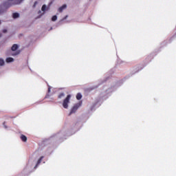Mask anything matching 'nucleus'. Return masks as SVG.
I'll list each match as a JSON object with an SVG mask.
<instances>
[{
    "mask_svg": "<svg viewBox=\"0 0 176 176\" xmlns=\"http://www.w3.org/2000/svg\"><path fill=\"white\" fill-rule=\"evenodd\" d=\"M23 1L24 0H7V1L0 5V14L3 13L8 8H10V6H13L14 5H20Z\"/></svg>",
    "mask_w": 176,
    "mask_h": 176,
    "instance_id": "f257e3e1",
    "label": "nucleus"
},
{
    "mask_svg": "<svg viewBox=\"0 0 176 176\" xmlns=\"http://www.w3.org/2000/svg\"><path fill=\"white\" fill-rule=\"evenodd\" d=\"M70 98H71V95H69L63 100V108H65V109H67L68 108V104L69 103Z\"/></svg>",
    "mask_w": 176,
    "mask_h": 176,
    "instance_id": "f03ea898",
    "label": "nucleus"
},
{
    "mask_svg": "<svg viewBox=\"0 0 176 176\" xmlns=\"http://www.w3.org/2000/svg\"><path fill=\"white\" fill-rule=\"evenodd\" d=\"M81 106V103H78L76 105L74 106L73 108H72V110L70 111V116H72L73 113H75L77 111V109H78V108Z\"/></svg>",
    "mask_w": 176,
    "mask_h": 176,
    "instance_id": "7ed1b4c3",
    "label": "nucleus"
},
{
    "mask_svg": "<svg viewBox=\"0 0 176 176\" xmlns=\"http://www.w3.org/2000/svg\"><path fill=\"white\" fill-rule=\"evenodd\" d=\"M65 9H67V4H64L61 7H60L58 9V11L59 12V13H63V10H65Z\"/></svg>",
    "mask_w": 176,
    "mask_h": 176,
    "instance_id": "20e7f679",
    "label": "nucleus"
},
{
    "mask_svg": "<svg viewBox=\"0 0 176 176\" xmlns=\"http://www.w3.org/2000/svg\"><path fill=\"white\" fill-rule=\"evenodd\" d=\"M17 49H19V45L17 44H14L11 47L12 52H16Z\"/></svg>",
    "mask_w": 176,
    "mask_h": 176,
    "instance_id": "39448f33",
    "label": "nucleus"
},
{
    "mask_svg": "<svg viewBox=\"0 0 176 176\" xmlns=\"http://www.w3.org/2000/svg\"><path fill=\"white\" fill-rule=\"evenodd\" d=\"M43 159V156H41L37 161V164H36L35 168H37V166L42 162V160Z\"/></svg>",
    "mask_w": 176,
    "mask_h": 176,
    "instance_id": "423d86ee",
    "label": "nucleus"
},
{
    "mask_svg": "<svg viewBox=\"0 0 176 176\" xmlns=\"http://www.w3.org/2000/svg\"><path fill=\"white\" fill-rule=\"evenodd\" d=\"M13 19H19L20 17V14L14 12L12 14Z\"/></svg>",
    "mask_w": 176,
    "mask_h": 176,
    "instance_id": "0eeeda50",
    "label": "nucleus"
},
{
    "mask_svg": "<svg viewBox=\"0 0 176 176\" xmlns=\"http://www.w3.org/2000/svg\"><path fill=\"white\" fill-rule=\"evenodd\" d=\"M21 140L22 142H27V137L25 135H21Z\"/></svg>",
    "mask_w": 176,
    "mask_h": 176,
    "instance_id": "6e6552de",
    "label": "nucleus"
},
{
    "mask_svg": "<svg viewBox=\"0 0 176 176\" xmlns=\"http://www.w3.org/2000/svg\"><path fill=\"white\" fill-rule=\"evenodd\" d=\"M6 63H13L14 61V59L13 58H7L6 59Z\"/></svg>",
    "mask_w": 176,
    "mask_h": 176,
    "instance_id": "1a4fd4ad",
    "label": "nucleus"
},
{
    "mask_svg": "<svg viewBox=\"0 0 176 176\" xmlns=\"http://www.w3.org/2000/svg\"><path fill=\"white\" fill-rule=\"evenodd\" d=\"M5 65V60L3 58H0V67Z\"/></svg>",
    "mask_w": 176,
    "mask_h": 176,
    "instance_id": "9d476101",
    "label": "nucleus"
},
{
    "mask_svg": "<svg viewBox=\"0 0 176 176\" xmlns=\"http://www.w3.org/2000/svg\"><path fill=\"white\" fill-rule=\"evenodd\" d=\"M81 98H82V95H81V94H80V93H78L77 95H76V99H77L78 100H81Z\"/></svg>",
    "mask_w": 176,
    "mask_h": 176,
    "instance_id": "9b49d317",
    "label": "nucleus"
},
{
    "mask_svg": "<svg viewBox=\"0 0 176 176\" xmlns=\"http://www.w3.org/2000/svg\"><path fill=\"white\" fill-rule=\"evenodd\" d=\"M46 8H47L46 5L44 4V5L42 6V8H41L42 12H43L45 13V12H46Z\"/></svg>",
    "mask_w": 176,
    "mask_h": 176,
    "instance_id": "f8f14e48",
    "label": "nucleus"
},
{
    "mask_svg": "<svg viewBox=\"0 0 176 176\" xmlns=\"http://www.w3.org/2000/svg\"><path fill=\"white\" fill-rule=\"evenodd\" d=\"M65 97V94L64 93H60L58 96V98H63Z\"/></svg>",
    "mask_w": 176,
    "mask_h": 176,
    "instance_id": "ddd939ff",
    "label": "nucleus"
},
{
    "mask_svg": "<svg viewBox=\"0 0 176 176\" xmlns=\"http://www.w3.org/2000/svg\"><path fill=\"white\" fill-rule=\"evenodd\" d=\"M20 54V51H16V52H14L12 54V56H19Z\"/></svg>",
    "mask_w": 176,
    "mask_h": 176,
    "instance_id": "4468645a",
    "label": "nucleus"
},
{
    "mask_svg": "<svg viewBox=\"0 0 176 176\" xmlns=\"http://www.w3.org/2000/svg\"><path fill=\"white\" fill-rule=\"evenodd\" d=\"M52 21H56L57 20V16H53L52 18Z\"/></svg>",
    "mask_w": 176,
    "mask_h": 176,
    "instance_id": "2eb2a0df",
    "label": "nucleus"
},
{
    "mask_svg": "<svg viewBox=\"0 0 176 176\" xmlns=\"http://www.w3.org/2000/svg\"><path fill=\"white\" fill-rule=\"evenodd\" d=\"M68 19V15H66L63 19L62 21H64V20H67Z\"/></svg>",
    "mask_w": 176,
    "mask_h": 176,
    "instance_id": "dca6fc26",
    "label": "nucleus"
},
{
    "mask_svg": "<svg viewBox=\"0 0 176 176\" xmlns=\"http://www.w3.org/2000/svg\"><path fill=\"white\" fill-rule=\"evenodd\" d=\"M3 34H6V32H8V30L3 29Z\"/></svg>",
    "mask_w": 176,
    "mask_h": 176,
    "instance_id": "f3484780",
    "label": "nucleus"
},
{
    "mask_svg": "<svg viewBox=\"0 0 176 176\" xmlns=\"http://www.w3.org/2000/svg\"><path fill=\"white\" fill-rule=\"evenodd\" d=\"M36 3H38V2L36 1V2L34 3V8H35Z\"/></svg>",
    "mask_w": 176,
    "mask_h": 176,
    "instance_id": "a211bd4d",
    "label": "nucleus"
},
{
    "mask_svg": "<svg viewBox=\"0 0 176 176\" xmlns=\"http://www.w3.org/2000/svg\"><path fill=\"white\" fill-rule=\"evenodd\" d=\"M0 38H2V33H0Z\"/></svg>",
    "mask_w": 176,
    "mask_h": 176,
    "instance_id": "6ab92c4d",
    "label": "nucleus"
},
{
    "mask_svg": "<svg viewBox=\"0 0 176 176\" xmlns=\"http://www.w3.org/2000/svg\"><path fill=\"white\" fill-rule=\"evenodd\" d=\"M48 92H50V89H48Z\"/></svg>",
    "mask_w": 176,
    "mask_h": 176,
    "instance_id": "aec40b11",
    "label": "nucleus"
},
{
    "mask_svg": "<svg viewBox=\"0 0 176 176\" xmlns=\"http://www.w3.org/2000/svg\"><path fill=\"white\" fill-rule=\"evenodd\" d=\"M38 13H41V11H38Z\"/></svg>",
    "mask_w": 176,
    "mask_h": 176,
    "instance_id": "412c9836",
    "label": "nucleus"
},
{
    "mask_svg": "<svg viewBox=\"0 0 176 176\" xmlns=\"http://www.w3.org/2000/svg\"><path fill=\"white\" fill-rule=\"evenodd\" d=\"M0 24H1V21H0Z\"/></svg>",
    "mask_w": 176,
    "mask_h": 176,
    "instance_id": "4be33fe9",
    "label": "nucleus"
}]
</instances>
